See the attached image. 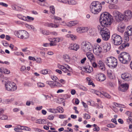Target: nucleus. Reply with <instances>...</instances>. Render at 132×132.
Wrapping results in <instances>:
<instances>
[{"label":"nucleus","instance_id":"f257e3e1","mask_svg":"<svg viewBox=\"0 0 132 132\" xmlns=\"http://www.w3.org/2000/svg\"><path fill=\"white\" fill-rule=\"evenodd\" d=\"M112 20V16L109 13L107 12L102 13L101 14L99 19L101 24L98 26L108 27L111 23Z\"/></svg>","mask_w":132,"mask_h":132},{"label":"nucleus","instance_id":"f03ea898","mask_svg":"<svg viewBox=\"0 0 132 132\" xmlns=\"http://www.w3.org/2000/svg\"><path fill=\"white\" fill-rule=\"evenodd\" d=\"M97 29L104 40L107 41L109 39L110 33V30L108 28L101 25L98 26Z\"/></svg>","mask_w":132,"mask_h":132},{"label":"nucleus","instance_id":"7ed1b4c3","mask_svg":"<svg viewBox=\"0 0 132 132\" xmlns=\"http://www.w3.org/2000/svg\"><path fill=\"white\" fill-rule=\"evenodd\" d=\"M90 11L92 13L97 14L101 11L102 6L100 2L94 1L90 4Z\"/></svg>","mask_w":132,"mask_h":132},{"label":"nucleus","instance_id":"20e7f679","mask_svg":"<svg viewBox=\"0 0 132 132\" xmlns=\"http://www.w3.org/2000/svg\"><path fill=\"white\" fill-rule=\"evenodd\" d=\"M119 61L123 64H128L131 60V57L129 53L126 52H122L118 56Z\"/></svg>","mask_w":132,"mask_h":132},{"label":"nucleus","instance_id":"39448f33","mask_svg":"<svg viewBox=\"0 0 132 132\" xmlns=\"http://www.w3.org/2000/svg\"><path fill=\"white\" fill-rule=\"evenodd\" d=\"M105 62L107 66L110 68L113 69L115 68L117 64V59L113 57H109L107 58Z\"/></svg>","mask_w":132,"mask_h":132},{"label":"nucleus","instance_id":"423d86ee","mask_svg":"<svg viewBox=\"0 0 132 132\" xmlns=\"http://www.w3.org/2000/svg\"><path fill=\"white\" fill-rule=\"evenodd\" d=\"M111 43L114 45L118 46L122 43L121 37L117 34H114L112 36L110 39Z\"/></svg>","mask_w":132,"mask_h":132},{"label":"nucleus","instance_id":"0eeeda50","mask_svg":"<svg viewBox=\"0 0 132 132\" xmlns=\"http://www.w3.org/2000/svg\"><path fill=\"white\" fill-rule=\"evenodd\" d=\"M15 36L21 39H26L29 37L28 33L24 30H19L15 33Z\"/></svg>","mask_w":132,"mask_h":132},{"label":"nucleus","instance_id":"6e6552de","mask_svg":"<svg viewBox=\"0 0 132 132\" xmlns=\"http://www.w3.org/2000/svg\"><path fill=\"white\" fill-rule=\"evenodd\" d=\"M130 35L127 34L126 32H125L124 35V39L125 40V43H122L118 47V49L120 51H123L126 47H128L129 46V44L127 42L129 39V36Z\"/></svg>","mask_w":132,"mask_h":132},{"label":"nucleus","instance_id":"1a4fd4ad","mask_svg":"<svg viewBox=\"0 0 132 132\" xmlns=\"http://www.w3.org/2000/svg\"><path fill=\"white\" fill-rule=\"evenodd\" d=\"M121 20H124L128 21L130 20L132 16V12L130 10H128L124 11L123 14H121Z\"/></svg>","mask_w":132,"mask_h":132},{"label":"nucleus","instance_id":"9d476101","mask_svg":"<svg viewBox=\"0 0 132 132\" xmlns=\"http://www.w3.org/2000/svg\"><path fill=\"white\" fill-rule=\"evenodd\" d=\"M6 89L9 91H14L17 89L16 84L14 83L7 81L5 84Z\"/></svg>","mask_w":132,"mask_h":132},{"label":"nucleus","instance_id":"9b49d317","mask_svg":"<svg viewBox=\"0 0 132 132\" xmlns=\"http://www.w3.org/2000/svg\"><path fill=\"white\" fill-rule=\"evenodd\" d=\"M82 49L84 51H90L92 49V46L89 42H84L82 43Z\"/></svg>","mask_w":132,"mask_h":132},{"label":"nucleus","instance_id":"f8f14e48","mask_svg":"<svg viewBox=\"0 0 132 132\" xmlns=\"http://www.w3.org/2000/svg\"><path fill=\"white\" fill-rule=\"evenodd\" d=\"M121 78L126 81H129L132 79L131 75L128 73H124L121 75Z\"/></svg>","mask_w":132,"mask_h":132},{"label":"nucleus","instance_id":"ddd939ff","mask_svg":"<svg viewBox=\"0 0 132 132\" xmlns=\"http://www.w3.org/2000/svg\"><path fill=\"white\" fill-rule=\"evenodd\" d=\"M129 85L127 83L121 84L119 87V90L123 92H125L128 88Z\"/></svg>","mask_w":132,"mask_h":132},{"label":"nucleus","instance_id":"4468645a","mask_svg":"<svg viewBox=\"0 0 132 132\" xmlns=\"http://www.w3.org/2000/svg\"><path fill=\"white\" fill-rule=\"evenodd\" d=\"M96 78L97 80L99 81H102L105 79L106 77L104 74L99 73L96 75Z\"/></svg>","mask_w":132,"mask_h":132},{"label":"nucleus","instance_id":"2eb2a0df","mask_svg":"<svg viewBox=\"0 0 132 132\" xmlns=\"http://www.w3.org/2000/svg\"><path fill=\"white\" fill-rule=\"evenodd\" d=\"M102 47L104 50V52H106L109 51L111 48V45L108 43H104L102 44Z\"/></svg>","mask_w":132,"mask_h":132},{"label":"nucleus","instance_id":"dca6fc26","mask_svg":"<svg viewBox=\"0 0 132 132\" xmlns=\"http://www.w3.org/2000/svg\"><path fill=\"white\" fill-rule=\"evenodd\" d=\"M88 30V28L87 27H78L77 30L78 32L81 33L87 32Z\"/></svg>","mask_w":132,"mask_h":132},{"label":"nucleus","instance_id":"f3484780","mask_svg":"<svg viewBox=\"0 0 132 132\" xmlns=\"http://www.w3.org/2000/svg\"><path fill=\"white\" fill-rule=\"evenodd\" d=\"M113 14L114 16L115 17L116 19H119L120 21L121 20V14H122L117 11H115L113 12Z\"/></svg>","mask_w":132,"mask_h":132},{"label":"nucleus","instance_id":"a211bd4d","mask_svg":"<svg viewBox=\"0 0 132 132\" xmlns=\"http://www.w3.org/2000/svg\"><path fill=\"white\" fill-rule=\"evenodd\" d=\"M86 55L88 59L91 62L94 61L95 58L93 54L90 52H88L86 53Z\"/></svg>","mask_w":132,"mask_h":132},{"label":"nucleus","instance_id":"6ab92c4d","mask_svg":"<svg viewBox=\"0 0 132 132\" xmlns=\"http://www.w3.org/2000/svg\"><path fill=\"white\" fill-rule=\"evenodd\" d=\"M69 48L73 50L77 51L79 48V46L76 44H72L69 45Z\"/></svg>","mask_w":132,"mask_h":132},{"label":"nucleus","instance_id":"aec40b11","mask_svg":"<svg viewBox=\"0 0 132 132\" xmlns=\"http://www.w3.org/2000/svg\"><path fill=\"white\" fill-rule=\"evenodd\" d=\"M83 70H84V71L85 72L90 73L93 71V69L92 67L88 65L83 68Z\"/></svg>","mask_w":132,"mask_h":132},{"label":"nucleus","instance_id":"412c9836","mask_svg":"<svg viewBox=\"0 0 132 132\" xmlns=\"http://www.w3.org/2000/svg\"><path fill=\"white\" fill-rule=\"evenodd\" d=\"M46 83L50 85L51 87L57 86L58 85V82L56 81H47L46 82Z\"/></svg>","mask_w":132,"mask_h":132},{"label":"nucleus","instance_id":"4be33fe9","mask_svg":"<svg viewBox=\"0 0 132 132\" xmlns=\"http://www.w3.org/2000/svg\"><path fill=\"white\" fill-rule=\"evenodd\" d=\"M98 67L102 70L104 71L105 69L104 64L101 60L99 61L98 62Z\"/></svg>","mask_w":132,"mask_h":132},{"label":"nucleus","instance_id":"5701e85b","mask_svg":"<svg viewBox=\"0 0 132 132\" xmlns=\"http://www.w3.org/2000/svg\"><path fill=\"white\" fill-rule=\"evenodd\" d=\"M44 25L50 28H56L57 27V24L51 23H46Z\"/></svg>","mask_w":132,"mask_h":132},{"label":"nucleus","instance_id":"b1692460","mask_svg":"<svg viewBox=\"0 0 132 132\" xmlns=\"http://www.w3.org/2000/svg\"><path fill=\"white\" fill-rule=\"evenodd\" d=\"M93 51L95 54L99 55L101 52V48L100 47H95L93 49Z\"/></svg>","mask_w":132,"mask_h":132},{"label":"nucleus","instance_id":"393cba45","mask_svg":"<svg viewBox=\"0 0 132 132\" xmlns=\"http://www.w3.org/2000/svg\"><path fill=\"white\" fill-rule=\"evenodd\" d=\"M78 23V22L77 21H71L67 24V25L69 27H71L72 26H75Z\"/></svg>","mask_w":132,"mask_h":132},{"label":"nucleus","instance_id":"a878e982","mask_svg":"<svg viewBox=\"0 0 132 132\" xmlns=\"http://www.w3.org/2000/svg\"><path fill=\"white\" fill-rule=\"evenodd\" d=\"M36 123L40 124H46L48 123L46 119H40L37 120Z\"/></svg>","mask_w":132,"mask_h":132},{"label":"nucleus","instance_id":"bb28decb","mask_svg":"<svg viewBox=\"0 0 132 132\" xmlns=\"http://www.w3.org/2000/svg\"><path fill=\"white\" fill-rule=\"evenodd\" d=\"M101 95H99V96L101 97H103V96H104L107 98H111V96L106 93L102 92V93H101Z\"/></svg>","mask_w":132,"mask_h":132},{"label":"nucleus","instance_id":"cd10ccee","mask_svg":"<svg viewBox=\"0 0 132 132\" xmlns=\"http://www.w3.org/2000/svg\"><path fill=\"white\" fill-rule=\"evenodd\" d=\"M58 68L61 69L64 72H67L68 71V70L67 69L66 67L60 65L58 64Z\"/></svg>","mask_w":132,"mask_h":132},{"label":"nucleus","instance_id":"c85d7f7f","mask_svg":"<svg viewBox=\"0 0 132 132\" xmlns=\"http://www.w3.org/2000/svg\"><path fill=\"white\" fill-rule=\"evenodd\" d=\"M51 71L50 70L47 69L43 70L40 71L41 73L43 75L51 74Z\"/></svg>","mask_w":132,"mask_h":132},{"label":"nucleus","instance_id":"c756f323","mask_svg":"<svg viewBox=\"0 0 132 132\" xmlns=\"http://www.w3.org/2000/svg\"><path fill=\"white\" fill-rule=\"evenodd\" d=\"M89 91L92 93L95 94L98 96H99V95H101V92L93 89H90Z\"/></svg>","mask_w":132,"mask_h":132},{"label":"nucleus","instance_id":"7c9ffc66","mask_svg":"<svg viewBox=\"0 0 132 132\" xmlns=\"http://www.w3.org/2000/svg\"><path fill=\"white\" fill-rule=\"evenodd\" d=\"M63 58L66 62H68L70 61V57L67 54H65L63 56Z\"/></svg>","mask_w":132,"mask_h":132},{"label":"nucleus","instance_id":"2f4dec72","mask_svg":"<svg viewBox=\"0 0 132 132\" xmlns=\"http://www.w3.org/2000/svg\"><path fill=\"white\" fill-rule=\"evenodd\" d=\"M66 36L67 37L70 38H71V39L73 40H75L76 38V36L70 34H67L66 35Z\"/></svg>","mask_w":132,"mask_h":132},{"label":"nucleus","instance_id":"473e14b6","mask_svg":"<svg viewBox=\"0 0 132 132\" xmlns=\"http://www.w3.org/2000/svg\"><path fill=\"white\" fill-rule=\"evenodd\" d=\"M1 73L2 74V73L8 74L10 73V71L7 69L4 68H2L1 69Z\"/></svg>","mask_w":132,"mask_h":132},{"label":"nucleus","instance_id":"72a5a7b5","mask_svg":"<svg viewBox=\"0 0 132 132\" xmlns=\"http://www.w3.org/2000/svg\"><path fill=\"white\" fill-rule=\"evenodd\" d=\"M57 43V41L56 40L55 38H54L52 39V43H50V46H53L55 45H56V43Z\"/></svg>","mask_w":132,"mask_h":132},{"label":"nucleus","instance_id":"f704fd0d","mask_svg":"<svg viewBox=\"0 0 132 132\" xmlns=\"http://www.w3.org/2000/svg\"><path fill=\"white\" fill-rule=\"evenodd\" d=\"M17 16L20 19L24 21H26L27 20V18H26V17L24 16H22L20 14H18Z\"/></svg>","mask_w":132,"mask_h":132},{"label":"nucleus","instance_id":"c9c22d12","mask_svg":"<svg viewBox=\"0 0 132 132\" xmlns=\"http://www.w3.org/2000/svg\"><path fill=\"white\" fill-rule=\"evenodd\" d=\"M77 4V2L74 0H71L69 1L68 0L67 4L70 5H75Z\"/></svg>","mask_w":132,"mask_h":132},{"label":"nucleus","instance_id":"e433bc0d","mask_svg":"<svg viewBox=\"0 0 132 132\" xmlns=\"http://www.w3.org/2000/svg\"><path fill=\"white\" fill-rule=\"evenodd\" d=\"M8 117L6 115H0V119L2 120H5L7 119Z\"/></svg>","mask_w":132,"mask_h":132},{"label":"nucleus","instance_id":"4c0bfd02","mask_svg":"<svg viewBox=\"0 0 132 132\" xmlns=\"http://www.w3.org/2000/svg\"><path fill=\"white\" fill-rule=\"evenodd\" d=\"M14 100V98H12L10 99H6L5 100V102L6 103L8 104Z\"/></svg>","mask_w":132,"mask_h":132},{"label":"nucleus","instance_id":"58836bf2","mask_svg":"<svg viewBox=\"0 0 132 132\" xmlns=\"http://www.w3.org/2000/svg\"><path fill=\"white\" fill-rule=\"evenodd\" d=\"M50 9L51 12L54 14L55 13V9L53 6H51L50 7Z\"/></svg>","mask_w":132,"mask_h":132},{"label":"nucleus","instance_id":"ea45409f","mask_svg":"<svg viewBox=\"0 0 132 132\" xmlns=\"http://www.w3.org/2000/svg\"><path fill=\"white\" fill-rule=\"evenodd\" d=\"M84 118L86 119H89L90 118V116L88 114H85L84 115Z\"/></svg>","mask_w":132,"mask_h":132},{"label":"nucleus","instance_id":"a19ab883","mask_svg":"<svg viewBox=\"0 0 132 132\" xmlns=\"http://www.w3.org/2000/svg\"><path fill=\"white\" fill-rule=\"evenodd\" d=\"M26 18H27V20L25 21H29V20H33L34 19L33 18L30 17L29 16H27V17Z\"/></svg>","mask_w":132,"mask_h":132},{"label":"nucleus","instance_id":"79ce46f5","mask_svg":"<svg viewBox=\"0 0 132 132\" xmlns=\"http://www.w3.org/2000/svg\"><path fill=\"white\" fill-rule=\"evenodd\" d=\"M20 127H21V126L20 125H18L17 127H16L15 128H14V130L16 131H17L18 132H19V131L20 130Z\"/></svg>","mask_w":132,"mask_h":132},{"label":"nucleus","instance_id":"37998d69","mask_svg":"<svg viewBox=\"0 0 132 132\" xmlns=\"http://www.w3.org/2000/svg\"><path fill=\"white\" fill-rule=\"evenodd\" d=\"M64 67H66L67 69L68 70L69 72H71L72 71V68L68 65L65 64Z\"/></svg>","mask_w":132,"mask_h":132},{"label":"nucleus","instance_id":"c03bdc74","mask_svg":"<svg viewBox=\"0 0 132 132\" xmlns=\"http://www.w3.org/2000/svg\"><path fill=\"white\" fill-rule=\"evenodd\" d=\"M64 112V110L63 108L60 106H58V112L61 113H62Z\"/></svg>","mask_w":132,"mask_h":132},{"label":"nucleus","instance_id":"a18cd8bd","mask_svg":"<svg viewBox=\"0 0 132 132\" xmlns=\"http://www.w3.org/2000/svg\"><path fill=\"white\" fill-rule=\"evenodd\" d=\"M25 26L26 27L29 29H31L33 27V26L28 24H26Z\"/></svg>","mask_w":132,"mask_h":132},{"label":"nucleus","instance_id":"49530a36","mask_svg":"<svg viewBox=\"0 0 132 132\" xmlns=\"http://www.w3.org/2000/svg\"><path fill=\"white\" fill-rule=\"evenodd\" d=\"M36 62L38 63H42V60L41 59V58L38 57L35 60Z\"/></svg>","mask_w":132,"mask_h":132},{"label":"nucleus","instance_id":"de8ad7c7","mask_svg":"<svg viewBox=\"0 0 132 132\" xmlns=\"http://www.w3.org/2000/svg\"><path fill=\"white\" fill-rule=\"evenodd\" d=\"M51 78L54 81H56L58 82L57 81V77L55 76H51Z\"/></svg>","mask_w":132,"mask_h":132},{"label":"nucleus","instance_id":"09e8293b","mask_svg":"<svg viewBox=\"0 0 132 132\" xmlns=\"http://www.w3.org/2000/svg\"><path fill=\"white\" fill-rule=\"evenodd\" d=\"M47 110L49 112H51L55 113L56 112V109H48Z\"/></svg>","mask_w":132,"mask_h":132},{"label":"nucleus","instance_id":"8fccbe9b","mask_svg":"<svg viewBox=\"0 0 132 132\" xmlns=\"http://www.w3.org/2000/svg\"><path fill=\"white\" fill-rule=\"evenodd\" d=\"M64 100L62 98H58V103H61L64 102Z\"/></svg>","mask_w":132,"mask_h":132},{"label":"nucleus","instance_id":"3c124183","mask_svg":"<svg viewBox=\"0 0 132 132\" xmlns=\"http://www.w3.org/2000/svg\"><path fill=\"white\" fill-rule=\"evenodd\" d=\"M37 85L39 87H43L44 86V85L43 83L39 82L37 83Z\"/></svg>","mask_w":132,"mask_h":132},{"label":"nucleus","instance_id":"603ef678","mask_svg":"<svg viewBox=\"0 0 132 132\" xmlns=\"http://www.w3.org/2000/svg\"><path fill=\"white\" fill-rule=\"evenodd\" d=\"M58 2L64 3L67 4L68 0H58Z\"/></svg>","mask_w":132,"mask_h":132},{"label":"nucleus","instance_id":"864d4df0","mask_svg":"<svg viewBox=\"0 0 132 132\" xmlns=\"http://www.w3.org/2000/svg\"><path fill=\"white\" fill-rule=\"evenodd\" d=\"M58 21H59V22L60 24H62V23H64V21L62 20V19L61 18L58 17Z\"/></svg>","mask_w":132,"mask_h":132},{"label":"nucleus","instance_id":"5fc2aeb1","mask_svg":"<svg viewBox=\"0 0 132 132\" xmlns=\"http://www.w3.org/2000/svg\"><path fill=\"white\" fill-rule=\"evenodd\" d=\"M3 45L5 46H9V44L6 41H3L2 42Z\"/></svg>","mask_w":132,"mask_h":132},{"label":"nucleus","instance_id":"6e6d98bb","mask_svg":"<svg viewBox=\"0 0 132 132\" xmlns=\"http://www.w3.org/2000/svg\"><path fill=\"white\" fill-rule=\"evenodd\" d=\"M118 2V0H110V3L113 4L117 3Z\"/></svg>","mask_w":132,"mask_h":132},{"label":"nucleus","instance_id":"4d7b16f0","mask_svg":"<svg viewBox=\"0 0 132 132\" xmlns=\"http://www.w3.org/2000/svg\"><path fill=\"white\" fill-rule=\"evenodd\" d=\"M108 85L109 86H110L111 87H113L114 85V83L111 82H109L108 83Z\"/></svg>","mask_w":132,"mask_h":132},{"label":"nucleus","instance_id":"13d9d810","mask_svg":"<svg viewBox=\"0 0 132 132\" xmlns=\"http://www.w3.org/2000/svg\"><path fill=\"white\" fill-rule=\"evenodd\" d=\"M92 66L94 68H96L98 67V65L95 62H94V61H92Z\"/></svg>","mask_w":132,"mask_h":132},{"label":"nucleus","instance_id":"bf43d9fd","mask_svg":"<svg viewBox=\"0 0 132 132\" xmlns=\"http://www.w3.org/2000/svg\"><path fill=\"white\" fill-rule=\"evenodd\" d=\"M0 5L5 7H7L8 6L7 4L3 2H0Z\"/></svg>","mask_w":132,"mask_h":132},{"label":"nucleus","instance_id":"052dcab7","mask_svg":"<svg viewBox=\"0 0 132 132\" xmlns=\"http://www.w3.org/2000/svg\"><path fill=\"white\" fill-rule=\"evenodd\" d=\"M107 127H108L112 128L114 127L115 126L113 124L111 123L108 125Z\"/></svg>","mask_w":132,"mask_h":132},{"label":"nucleus","instance_id":"680f3d73","mask_svg":"<svg viewBox=\"0 0 132 132\" xmlns=\"http://www.w3.org/2000/svg\"><path fill=\"white\" fill-rule=\"evenodd\" d=\"M88 84L89 85H92L93 87H95V85H94V83L92 81V80H90L88 82Z\"/></svg>","mask_w":132,"mask_h":132},{"label":"nucleus","instance_id":"e2e57ef3","mask_svg":"<svg viewBox=\"0 0 132 132\" xmlns=\"http://www.w3.org/2000/svg\"><path fill=\"white\" fill-rule=\"evenodd\" d=\"M66 116L65 115H59V118L61 119H63Z\"/></svg>","mask_w":132,"mask_h":132},{"label":"nucleus","instance_id":"0e129e2a","mask_svg":"<svg viewBox=\"0 0 132 132\" xmlns=\"http://www.w3.org/2000/svg\"><path fill=\"white\" fill-rule=\"evenodd\" d=\"M59 82L61 83L63 85L65 83V80L63 79H61L59 80Z\"/></svg>","mask_w":132,"mask_h":132},{"label":"nucleus","instance_id":"69168bd1","mask_svg":"<svg viewBox=\"0 0 132 132\" xmlns=\"http://www.w3.org/2000/svg\"><path fill=\"white\" fill-rule=\"evenodd\" d=\"M100 130L99 127L98 126H97L93 129L94 131H98Z\"/></svg>","mask_w":132,"mask_h":132},{"label":"nucleus","instance_id":"338daca9","mask_svg":"<svg viewBox=\"0 0 132 132\" xmlns=\"http://www.w3.org/2000/svg\"><path fill=\"white\" fill-rule=\"evenodd\" d=\"M54 118L53 116L50 115L48 116L47 119L50 120H53Z\"/></svg>","mask_w":132,"mask_h":132},{"label":"nucleus","instance_id":"774afa93","mask_svg":"<svg viewBox=\"0 0 132 132\" xmlns=\"http://www.w3.org/2000/svg\"><path fill=\"white\" fill-rule=\"evenodd\" d=\"M28 59L29 60L33 61H35L36 60V59L34 57L31 56H29L28 57Z\"/></svg>","mask_w":132,"mask_h":132}]
</instances>
